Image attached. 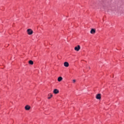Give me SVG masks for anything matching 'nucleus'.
Here are the masks:
<instances>
[{
  "label": "nucleus",
  "instance_id": "9b49d317",
  "mask_svg": "<svg viewBox=\"0 0 124 124\" xmlns=\"http://www.w3.org/2000/svg\"><path fill=\"white\" fill-rule=\"evenodd\" d=\"M73 83H75L76 82V80L75 79L73 80Z\"/></svg>",
  "mask_w": 124,
  "mask_h": 124
},
{
  "label": "nucleus",
  "instance_id": "423d86ee",
  "mask_svg": "<svg viewBox=\"0 0 124 124\" xmlns=\"http://www.w3.org/2000/svg\"><path fill=\"white\" fill-rule=\"evenodd\" d=\"M64 66L65 67H68V66H69V63H68V62H65L64 63Z\"/></svg>",
  "mask_w": 124,
  "mask_h": 124
},
{
  "label": "nucleus",
  "instance_id": "9d476101",
  "mask_svg": "<svg viewBox=\"0 0 124 124\" xmlns=\"http://www.w3.org/2000/svg\"><path fill=\"white\" fill-rule=\"evenodd\" d=\"M29 62L30 64H31V65L33 64V61L31 60L29 61Z\"/></svg>",
  "mask_w": 124,
  "mask_h": 124
},
{
  "label": "nucleus",
  "instance_id": "39448f33",
  "mask_svg": "<svg viewBox=\"0 0 124 124\" xmlns=\"http://www.w3.org/2000/svg\"><path fill=\"white\" fill-rule=\"evenodd\" d=\"M59 91L58 89H54L53 91V93H55V94H57V93H59Z\"/></svg>",
  "mask_w": 124,
  "mask_h": 124
},
{
  "label": "nucleus",
  "instance_id": "20e7f679",
  "mask_svg": "<svg viewBox=\"0 0 124 124\" xmlns=\"http://www.w3.org/2000/svg\"><path fill=\"white\" fill-rule=\"evenodd\" d=\"M25 110L29 111V110H30V109H31V107L29 105H27L26 106H25Z\"/></svg>",
  "mask_w": 124,
  "mask_h": 124
},
{
  "label": "nucleus",
  "instance_id": "7ed1b4c3",
  "mask_svg": "<svg viewBox=\"0 0 124 124\" xmlns=\"http://www.w3.org/2000/svg\"><path fill=\"white\" fill-rule=\"evenodd\" d=\"M96 99H101V94H97L96 96Z\"/></svg>",
  "mask_w": 124,
  "mask_h": 124
},
{
  "label": "nucleus",
  "instance_id": "1a4fd4ad",
  "mask_svg": "<svg viewBox=\"0 0 124 124\" xmlns=\"http://www.w3.org/2000/svg\"><path fill=\"white\" fill-rule=\"evenodd\" d=\"M53 96V94H48V97L47 98L48 99H50V98Z\"/></svg>",
  "mask_w": 124,
  "mask_h": 124
},
{
  "label": "nucleus",
  "instance_id": "f257e3e1",
  "mask_svg": "<svg viewBox=\"0 0 124 124\" xmlns=\"http://www.w3.org/2000/svg\"><path fill=\"white\" fill-rule=\"evenodd\" d=\"M27 33L29 35H31V34H32L33 33V31L32 30H31V29H29L27 30Z\"/></svg>",
  "mask_w": 124,
  "mask_h": 124
},
{
  "label": "nucleus",
  "instance_id": "6e6552de",
  "mask_svg": "<svg viewBox=\"0 0 124 124\" xmlns=\"http://www.w3.org/2000/svg\"><path fill=\"white\" fill-rule=\"evenodd\" d=\"M62 80V77H60L58 78V82H61Z\"/></svg>",
  "mask_w": 124,
  "mask_h": 124
},
{
  "label": "nucleus",
  "instance_id": "f03ea898",
  "mask_svg": "<svg viewBox=\"0 0 124 124\" xmlns=\"http://www.w3.org/2000/svg\"><path fill=\"white\" fill-rule=\"evenodd\" d=\"M80 49H81V47L79 45H78L77 46H76L75 47V51H78L80 50Z\"/></svg>",
  "mask_w": 124,
  "mask_h": 124
},
{
  "label": "nucleus",
  "instance_id": "0eeeda50",
  "mask_svg": "<svg viewBox=\"0 0 124 124\" xmlns=\"http://www.w3.org/2000/svg\"><path fill=\"white\" fill-rule=\"evenodd\" d=\"M91 33L92 34H93L94 33H95V30L92 29L90 31Z\"/></svg>",
  "mask_w": 124,
  "mask_h": 124
}]
</instances>
